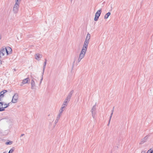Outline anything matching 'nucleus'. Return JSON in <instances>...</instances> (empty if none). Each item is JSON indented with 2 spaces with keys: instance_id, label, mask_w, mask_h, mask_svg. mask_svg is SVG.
<instances>
[{
  "instance_id": "f257e3e1",
  "label": "nucleus",
  "mask_w": 153,
  "mask_h": 153,
  "mask_svg": "<svg viewBox=\"0 0 153 153\" xmlns=\"http://www.w3.org/2000/svg\"><path fill=\"white\" fill-rule=\"evenodd\" d=\"M91 35L89 33H88L84 42V44L80 53L78 60V62H79L83 58L87 50L88 44L89 40L90 39Z\"/></svg>"
},
{
  "instance_id": "20e7f679",
  "label": "nucleus",
  "mask_w": 153,
  "mask_h": 153,
  "mask_svg": "<svg viewBox=\"0 0 153 153\" xmlns=\"http://www.w3.org/2000/svg\"><path fill=\"white\" fill-rule=\"evenodd\" d=\"M18 95L17 94H15L13 97V98L12 100V102L13 103H16L18 99Z\"/></svg>"
},
{
  "instance_id": "f8f14e48",
  "label": "nucleus",
  "mask_w": 153,
  "mask_h": 153,
  "mask_svg": "<svg viewBox=\"0 0 153 153\" xmlns=\"http://www.w3.org/2000/svg\"><path fill=\"white\" fill-rule=\"evenodd\" d=\"M74 93V91L72 90L71 91L69 94H68V96L67 97L68 99H69L70 100L71 99V97Z\"/></svg>"
},
{
  "instance_id": "6e6552de",
  "label": "nucleus",
  "mask_w": 153,
  "mask_h": 153,
  "mask_svg": "<svg viewBox=\"0 0 153 153\" xmlns=\"http://www.w3.org/2000/svg\"><path fill=\"white\" fill-rule=\"evenodd\" d=\"M7 91L6 90H4L1 91L0 93V100L2 101V98L4 96V94L7 92Z\"/></svg>"
},
{
  "instance_id": "0eeeda50",
  "label": "nucleus",
  "mask_w": 153,
  "mask_h": 153,
  "mask_svg": "<svg viewBox=\"0 0 153 153\" xmlns=\"http://www.w3.org/2000/svg\"><path fill=\"white\" fill-rule=\"evenodd\" d=\"M95 110V105H94L93 106L91 111L92 114V116L94 118L95 115L96 114Z\"/></svg>"
},
{
  "instance_id": "c756f323",
  "label": "nucleus",
  "mask_w": 153,
  "mask_h": 153,
  "mask_svg": "<svg viewBox=\"0 0 153 153\" xmlns=\"http://www.w3.org/2000/svg\"><path fill=\"white\" fill-rule=\"evenodd\" d=\"M141 153H146V152L144 151H142Z\"/></svg>"
},
{
  "instance_id": "a211bd4d",
  "label": "nucleus",
  "mask_w": 153,
  "mask_h": 153,
  "mask_svg": "<svg viewBox=\"0 0 153 153\" xmlns=\"http://www.w3.org/2000/svg\"><path fill=\"white\" fill-rule=\"evenodd\" d=\"M153 150L152 149H150L147 152V153H153Z\"/></svg>"
},
{
  "instance_id": "423d86ee",
  "label": "nucleus",
  "mask_w": 153,
  "mask_h": 153,
  "mask_svg": "<svg viewBox=\"0 0 153 153\" xmlns=\"http://www.w3.org/2000/svg\"><path fill=\"white\" fill-rule=\"evenodd\" d=\"M31 89H34L35 87V83L34 81V78L33 77L31 78Z\"/></svg>"
},
{
  "instance_id": "f704fd0d",
  "label": "nucleus",
  "mask_w": 153,
  "mask_h": 153,
  "mask_svg": "<svg viewBox=\"0 0 153 153\" xmlns=\"http://www.w3.org/2000/svg\"><path fill=\"white\" fill-rule=\"evenodd\" d=\"M23 84L22 83L20 85V86H22V85H23Z\"/></svg>"
},
{
  "instance_id": "2f4dec72",
  "label": "nucleus",
  "mask_w": 153,
  "mask_h": 153,
  "mask_svg": "<svg viewBox=\"0 0 153 153\" xmlns=\"http://www.w3.org/2000/svg\"><path fill=\"white\" fill-rule=\"evenodd\" d=\"M24 135V134H22L21 135V137H22Z\"/></svg>"
},
{
  "instance_id": "2eb2a0df",
  "label": "nucleus",
  "mask_w": 153,
  "mask_h": 153,
  "mask_svg": "<svg viewBox=\"0 0 153 153\" xmlns=\"http://www.w3.org/2000/svg\"><path fill=\"white\" fill-rule=\"evenodd\" d=\"M111 15L110 12H108L106 13L104 16V19H107Z\"/></svg>"
},
{
  "instance_id": "4468645a",
  "label": "nucleus",
  "mask_w": 153,
  "mask_h": 153,
  "mask_svg": "<svg viewBox=\"0 0 153 153\" xmlns=\"http://www.w3.org/2000/svg\"><path fill=\"white\" fill-rule=\"evenodd\" d=\"M29 80V78H26L22 81V83L23 84H25L27 83Z\"/></svg>"
},
{
  "instance_id": "f3484780",
  "label": "nucleus",
  "mask_w": 153,
  "mask_h": 153,
  "mask_svg": "<svg viewBox=\"0 0 153 153\" xmlns=\"http://www.w3.org/2000/svg\"><path fill=\"white\" fill-rule=\"evenodd\" d=\"M148 138V136H146L145 138L142 140V142H143V143L145 142L146 140Z\"/></svg>"
},
{
  "instance_id": "39448f33",
  "label": "nucleus",
  "mask_w": 153,
  "mask_h": 153,
  "mask_svg": "<svg viewBox=\"0 0 153 153\" xmlns=\"http://www.w3.org/2000/svg\"><path fill=\"white\" fill-rule=\"evenodd\" d=\"M6 49L5 47H3L1 49L0 51V57H1L3 56L6 53Z\"/></svg>"
},
{
  "instance_id": "aec40b11",
  "label": "nucleus",
  "mask_w": 153,
  "mask_h": 153,
  "mask_svg": "<svg viewBox=\"0 0 153 153\" xmlns=\"http://www.w3.org/2000/svg\"><path fill=\"white\" fill-rule=\"evenodd\" d=\"M64 109H63L62 108H61L59 110V112L62 113L63 111H64Z\"/></svg>"
},
{
  "instance_id": "ddd939ff",
  "label": "nucleus",
  "mask_w": 153,
  "mask_h": 153,
  "mask_svg": "<svg viewBox=\"0 0 153 153\" xmlns=\"http://www.w3.org/2000/svg\"><path fill=\"white\" fill-rule=\"evenodd\" d=\"M45 61L44 62L43 64V72H42V74H44L45 70V68L46 64L47 63V60L46 59H45Z\"/></svg>"
},
{
  "instance_id": "f03ea898",
  "label": "nucleus",
  "mask_w": 153,
  "mask_h": 153,
  "mask_svg": "<svg viewBox=\"0 0 153 153\" xmlns=\"http://www.w3.org/2000/svg\"><path fill=\"white\" fill-rule=\"evenodd\" d=\"M19 4L17 3H15L13 6V13L15 14H16L18 13L19 10Z\"/></svg>"
},
{
  "instance_id": "9b49d317",
  "label": "nucleus",
  "mask_w": 153,
  "mask_h": 153,
  "mask_svg": "<svg viewBox=\"0 0 153 153\" xmlns=\"http://www.w3.org/2000/svg\"><path fill=\"white\" fill-rule=\"evenodd\" d=\"M4 104L2 102H0V111H3L4 110V107H3Z\"/></svg>"
},
{
  "instance_id": "393cba45",
  "label": "nucleus",
  "mask_w": 153,
  "mask_h": 153,
  "mask_svg": "<svg viewBox=\"0 0 153 153\" xmlns=\"http://www.w3.org/2000/svg\"><path fill=\"white\" fill-rule=\"evenodd\" d=\"M43 74H42V76L41 79L40 80V84H41V83H42V80H43Z\"/></svg>"
},
{
  "instance_id": "c85d7f7f",
  "label": "nucleus",
  "mask_w": 153,
  "mask_h": 153,
  "mask_svg": "<svg viewBox=\"0 0 153 153\" xmlns=\"http://www.w3.org/2000/svg\"><path fill=\"white\" fill-rule=\"evenodd\" d=\"M114 107L113 108L112 110L111 111V113H113L114 111Z\"/></svg>"
},
{
  "instance_id": "72a5a7b5",
  "label": "nucleus",
  "mask_w": 153,
  "mask_h": 153,
  "mask_svg": "<svg viewBox=\"0 0 153 153\" xmlns=\"http://www.w3.org/2000/svg\"><path fill=\"white\" fill-rule=\"evenodd\" d=\"M17 39H18V40H19V38H18V37H17Z\"/></svg>"
},
{
  "instance_id": "6ab92c4d",
  "label": "nucleus",
  "mask_w": 153,
  "mask_h": 153,
  "mask_svg": "<svg viewBox=\"0 0 153 153\" xmlns=\"http://www.w3.org/2000/svg\"><path fill=\"white\" fill-rule=\"evenodd\" d=\"M67 106V104H65L64 103H63L62 105V108L64 109L66 106Z\"/></svg>"
},
{
  "instance_id": "a878e982",
  "label": "nucleus",
  "mask_w": 153,
  "mask_h": 153,
  "mask_svg": "<svg viewBox=\"0 0 153 153\" xmlns=\"http://www.w3.org/2000/svg\"><path fill=\"white\" fill-rule=\"evenodd\" d=\"M12 143V142L10 141L9 142H6V144L8 145V144H11Z\"/></svg>"
},
{
  "instance_id": "c9c22d12",
  "label": "nucleus",
  "mask_w": 153,
  "mask_h": 153,
  "mask_svg": "<svg viewBox=\"0 0 153 153\" xmlns=\"http://www.w3.org/2000/svg\"><path fill=\"white\" fill-rule=\"evenodd\" d=\"M3 153H7V152H3Z\"/></svg>"
},
{
  "instance_id": "412c9836",
  "label": "nucleus",
  "mask_w": 153,
  "mask_h": 153,
  "mask_svg": "<svg viewBox=\"0 0 153 153\" xmlns=\"http://www.w3.org/2000/svg\"><path fill=\"white\" fill-rule=\"evenodd\" d=\"M21 0H15V3L20 4V2Z\"/></svg>"
},
{
  "instance_id": "e433bc0d",
  "label": "nucleus",
  "mask_w": 153,
  "mask_h": 153,
  "mask_svg": "<svg viewBox=\"0 0 153 153\" xmlns=\"http://www.w3.org/2000/svg\"><path fill=\"white\" fill-rule=\"evenodd\" d=\"M71 1H72V0H70Z\"/></svg>"
},
{
  "instance_id": "7c9ffc66",
  "label": "nucleus",
  "mask_w": 153,
  "mask_h": 153,
  "mask_svg": "<svg viewBox=\"0 0 153 153\" xmlns=\"http://www.w3.org/2000/svg\"><path fill=\"white\" fill-rule=\"evenodd\" d=\"M58 120H57L56 119L55 122L56 123H57L58 122Z\"/></svg>"
},
{
  "instance_id": "dca6fc26",
  "label": "nucleus",
  "mask_w": 153,
  "mask_h": 153,
  "mask_svg": "<svg viewBox=\"0 0 153 153\" xmlns=\"http://www.w3.org/2000/svg\"><path fill=\"white\" fill-rule=\"evenodd\" d=\"M70 100L69 99H68L67 97H66L64 102L63 103L66 104L68 102H69L70 101Z\"/></svg>"
},
{
  "instance_id": "4c0bfd02",
  "label": "nucleus",
  "mask_w": 153,
  "mask_h": 153,
  "mask_svg": "<svg viewBox=\"0 0 153 153\" xmlns=\"http://www.w3.org/2000/svg\"><path fill=\"white\" fill-rule=\"evenodd\" d=\"M5 106H6V105H5V106H3V107H5Z\"/></svg>"
},
{
  "instance_id": "b1692460",
  "label": "nucleus",
  "mask_w": 153,
  "mask_h": 153,
  "mask_svg": "<svg viewBox=\"0 0 153 153\" xmlns=\"http://www.w3.org/2000/svg\"><path fill=\"white\" fill-rule=\"evenodd\" d=\"M14 151V149H12L10 150L9 151L8 153H12Z\"/></svg>"
},
{
  "instance_id": "4be33fe9",
  "label": "nucleus",
  "mask_w": 153,
  "mask_h": 153,
  "mask_svg": "<svg viewBox=\"0 0 153 153\" xmlns=\"http://www.w3.org/2000/svg\"><path fill=\"white\" fill-rule=\"evenodd\" d=\"M9 103H8L7 104H4L3 106L6 105V106L4 107V109L5 108H6L8 106H9Z\"/></svg>"
},
{
  "instance_id": "473e14b6",
  "label": "nucleus",
  "mask_w": 153,
  "mask_h": 153,
  "mask_svg": "<svg viewBox=\"0 0 153 153\" xmlns=\"http://www.w3.org/2000/svg\"><path fill=\"white\" fill-rule=\"evenodd\" d=\"M1 34H0V40L1 39Z\"/></svg>"
},
{
  "instance_id": "5701e85b",
  "label": "nucleus",
  "mask_w": 153,
  "mask_h": 153,
  "mask_svg": "<svg viewBox=\"0 0 153 153\" xmlns=\"http://www.w3.org/2000/svg\"><path fill=\"white\" fill-rule=\"evenodd\" d=\"M113 114V113H111V114L110 116V117L109 120V123H110V121H111V117H112V116Z\"/></svg>"
},
{
  "instance_id": "cd10ccee",
  "label": "nucleus",
  "mask_w": 153,
  "mask_h": 153,
  "mask_svg": "<svg viewBox=\"0 0 153 153\" xmlns=\"http://www.w3.org/2000/svg\"><path fill=\"white\" fill-rule=\"evenodd\" d=\"M60 117H59L57 115V116L56 118V120H59V119Z\"/></svg>"
},
{
  "instance_id": "7ed1b4c3",
  "label": "nucleus",
  "mask_w": 153,
  "mask_h": 153,
  "mask_svg": "<svg viewBox=\"0 0 153 153\" xmlns=\"http://www.w3.org/2000/svg\"><path fill=\"white\" fill-rule=\"evenodd\" d=\"M101 12L102 10L101 9H100L97 10L95 15V18L94 19V21H97L98 20Z\"/></svg>"
},
{
  "instance_id": "bb28decb",
  "label": "nucleus",
  "mask_w": 153,
  "mask_h": 153,
  "mask_svg": "<svg viewBox=\"0 0 153 153\" xmlns=\"http://www.w3.org/2000/svg\"><path fill=\"white\" fill-rule=\"evenodd\" d=\"M62 113H60V112H59V114H58L57 115V116H58L59 117H61V116L62 115Z\"/></svg>"
},
{
  "instance_id": "1a4fd4ad",
  "label": "nucleus",
  "mask_w": 153,
  "mask_h": 153,
  "mask_svg": "<svg viewBox=\"0 0 153 153\" xmlns=\"http://www.w3.org/2000/svg\"><path fill=\"white\" fill-rule=\"evenodd\" d=\"M35 58L37 60H39L42 57V55L41 54L37 53L35 55Z\"/></svg>"
},
{
  "instance_id": "9d476101",
  "label": "nucleus",
  "mask_w": 153,
  "mask_h": 153,
  "mask_svg": "<svg viewBox=\"0 0 153 153\" xmlns=\"http://www.w3.org/2000/svg\"><path fill=\"white\" fill-rule=\"evenodd\" d=\"M6 53L7 55L11 53L12 52V49L10 47H8L7 48H6Z\"/></svg>"
}]
</instances>
